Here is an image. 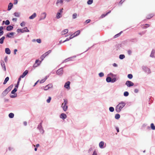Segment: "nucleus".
Masks as SVG:
<instances>
[{"label":"nucleus","mask_w":155,"mask_h":155,"mask_svg":"<svg viewBox=\"0 0 155 155\" xmlns=\"http://www.w3.org/2000/svg\"><path fill=\"white\" fill-rule=\"evenodd\" d=\"M125 105L126 103L123 101H121L115 107V110L116 112L117 113L120 112Z\"/></svg>","instance_id":"f257e3e1"},{"label":"nucleus","mask_w":155,"mask_h":155,"mask_svg":"<svg viewBox=\"0 0 155 155\" xmlns=\"http://www.w3.org/2000/svg\"><path fill=\"white\" fill-rule=\"evenodd\" d=\"M142 69L147 74H150L151 73L150 69L146 66H143L142 67Z\"/></svg>","instance_id":"f03ea898"},{"label":"nucleus","mask_w":155,"mask_h":155,"mask_svg":"<svg viewBox=\"0 0 155 155\" xmlns=\"http://www.w3.org/2000/svg\"><path fill=\"white\" fill-rule=\"evenodd\" d=\"M17 89L16 88H15L11 92V94H13L10 95V97L11 98H15L17 96V94H15V93L17 91Z\"/></svg>","instance_id":"7ed1b4c3"},{"label":"nucleus","mask_w":155,"mask_h":155,"mask_svg":"<svg viewBox=\"0 0 155 155\" xmlns=\"http://www.w3.org/2000/svg\"><path fill=\"white\" fill-rule=\"evenodd\" d=\"M47 16V13L45 12H43L41 14V17L39 19V21H41L45 19Z\"/></svg>","instance_id":"20e7f679"},{"label":"nucleus","mask_w":155,"mask_h":155,"mask_svg":"<svg viewBox=\"0 0 155 155\" xmlns=\"http://www.w3.org/2000/svg\"><path fill=\"white\" fill-rule=\"evenodd\" d=\"M51 50H49L47 52H46L45 53H44V54L42 55L41 57V61L43 60L44 58L47 56L50 53H51Z\"/></svg>","instance_id":"39448f33"},{"label":"nucleus","mask_w":155,"mask_h":155,"mask_svg":"<svg viewBox=\"0 0 155 155\" xmlns=\"http://www.w3.org/2000/svg\"><path fill=\"white\" fill-rule=\"evenodd\" d=\"M17 31L18 32L20 31L21 33H23L24 32H29V31L28 29L26 27L22 29H18Z\"/></svg>","instance_id":"423d86ee"},{"label":"nucleus","mask_w":155,"mask_h":155,"mask_svg":"<svg viewBox=\"0 0 155 155\" xmlns=\"http://www.w3.org/2000/svg\"><path fill=\"white\" fill-rule=\"evenodd\" d=\"M57 74L59 75H61L63 74V70L62 68L59 69L57 71Z\"/></svg>","instance_id":"0eeeda50"},{"label":"nucleus","mask_w":155,"mask_h":155,"mask_svg":"<svg viewBox=\"0 0 155 155\" xmlns=\"http://www.w3.org/2000/svg\"><path fill=\"white\" fill-rule=\"evenodd\" d=\"M125 84L128 87H130L133 86L134 85V84L131 81H128L126 82Z\"/></svg>","instance_id":"6e6552de"},{"label":"nucleus","mask_w":155,"mask_h":155,"mask_svg":"<svg viewBox=\"0 0 155 155\" xmlns=\"http://www.w3.org/2000/svg\"><path fill=\"white\" fill-rule=\"evenodd\" d=\"M38 129H39L41 133L43 134L44 133V131L43 129H42V126L41 123L38 125Z\"/></svg>","instance_id":"1a4fd4ad"},{"label":"nucleus","mask_w":155,"mask_h":155,"mask_svg":"<svg viewBox=\"0 0 155 155\" xmlns=\"http://www.w3.org/2000/svg\"><path fill=\"white\" fill-rule=\"evenodd\" d=\"M70 82L69 81L66 82L64 84V87L66 88L69 89L70 88Z\"/></svg>","instance_id":"9d476101"},{"label":"nucleus","mask_w":155,"mask_h":155,"mask_svg":"<svg viewBox=\"0 0 155 155\" xmlns=\"http://www.w3.org/2000/svg\"><path fill=\"white\" fill-rule=\"evenodd\" d=\"M67 117L66 115L64 113L61 114L60 116V117L63 120H64L66 119L67 118Z\"/></svg>","instance_id":"9b49d317"},{"label":"nucleus","mask_w":155,"mask_h":155,"mask_svg":"<svg viewBox=\"0 0 155 155\" xmlns=\"http://www.w3.org/2000/svg\"><path fill=\"white\" fill-rule=\"evenodd\" d=\"M61 107L64 111H66L68 110V106L67 105H61Z\"/></svg>","instance_id":"f8f14e48"},{"label":"nucleus","mask_w":155,"mask_h":155,"mask_svg":"<svg viewBox=\"0 0 155 155\" xmlns=\"http://www.w3.org/2000/svg\"><path fill=\"white\" fill-rule=\"evenodd\" d=\"M104 142L103 141H101L99 143V147L101 149H103L104 147Z\"/></svg>","instance_id":"ddd939ff"},{"label":"nucleus","mask_w":155,"mask_h":155,"mask_svg":"<svg viewBox=\"0 0 155 155\" xmlns=\"http://www.w3.org/2000/svg\"><path fill=\"white\" fill-rule=\"evenodd\" d=\"M28 73V71L27 70L25 71L21 75V78H24Z\"/></svg>","instance_id":"4468645a"},{"label":"nucleus","mask_w":155,"mask_h":155,"mask_svg":"<svg viewBox=\"0 0 155 155\" xmlns=\"http://www.w3.org/2000/svg\"><path fill=\"white\" fill-rule=\"evenodd\" d=\"M62 16L61 14L59 12H58L56 15V18L57 19H59Z\"/></svg>","instance_id":"2eb2a0df"},{"label":"nucleus","mask_w":155,"mask_h":155,"mask_svg":"<svg viewBox=\"0 0 155 155\" xmlns=\"http://www.w3.org/2000/svg\"><path fill=\"white\" fill-rule=\"evenodd\" d=\"M36 16V14L34 13L31 16L29 17V18L31 19H33Z\"/></svg>","instance_id":"dca6fc26"},{"label":"nucleus","mask_w":155,"mask_h":155,"mask_svg":"<svg viewBox=\"0 0 155 155\" xmlns=\"http://www.w3.org/2000/svg\"><path fill=\"white\" fill-rule=\"evenodd\" d=\"M5 52L7 54H10L11 53V51L8 48H6L5 49Z\"/></svg>","instance_id":"f3484780"},{"label":"nucleus","mask_w":155,"mask_h":155,"mask_svg":"<svg viewBox=\"0 0 155 155\" xmlns=\"http://www.w3.org/2000/svg\"><path fill=\"white\" fill-rule=\"evenodd\" d=\"M12 6H13L12 4L11 3H10L8 5V11L12 9Z\"/></svg>","instance_id":"a211bd4d"},{"label":"nucleus","mask_w":155,"mask_h":155,"mask_svg":"<svg viewBox=\"0 0 155 155\" xmlns=\"http://www.w3.org/2000/svg\"><path fill=\"white\" fill-rule=\"evenodd\" d=\"M154 53H155V51L153 49L151 51V54L150 55V56L151 57L153 58L154 57Z\"/></svg>","instance_id":"6ab92c4d"},{"label":"nucleus","mask_w":155,"mask_h":155,"mask_svg":"<svg viewBox=\"0 0 155 155\" xmlns=\"http://www.w3.org/2000/svg\"><path fill=\"white\" fill-rule=\"evenodd\" d=\"M13 27L11 25L8 26L6 28V29L7 31H10L12 29Z\"/></svg>","instance_id":"aec40b11"},{"label":"nucleus","mask_w":155,"mask_h":155,"mask_svg":"<svg viewBox=\"0 0 155 155\" xmlns=\"http://www.w3.org/2000/svg\"><path fill=\"white\" fill-rule=\"evenodd\" d=\"M1 65H2V67L4 69V71H6V67H5V63H4V62H1Z\"/></svg>","instance_id":"412c9836"},{"label":"nucleus","mask_w":155,"mask_h":155,"mask_svg":"<svg viewBox=\"0 0 155 155\" xmlns=\"http://www.w3.org/2000/svg\"><path fill=\"white\" fill-rule=\"evenodd\" d=\"M64 102L61 104L63 105H67L68 103V101L66 99H64Z\"/></svg>","instance_id":"4be33fe9"},{"label":"nucleus","mask_w":155,"mask_h":155,"mask_svg":"<svg viewBox=\"0 0 155 155\" xmlns=\"http://www.w3.org/2000/svg\"><path fill=\"white\" fill-rule=\"evenodd\" d=\"M106 81L107 82L109 83L110 82H111V78L110 77H108L106 79Z\"/></svg>","instance_id":"5701e85b"},{"label":"nucleus","mask_w":155,"mask_h":155,"mask_svg":"<svg viewBox=\"0 0 155 155\" xmlns=\"http://www.w3.org/2000/svg\"><path fill=\"white\" fill-rule=\"evenodd\" d=\"M68 29H65L61 32L62 35H64L68 32Z\"/></svg>","instance_id":"b1692460"},{"label":"nucleus","mask_w":155,"mask_h":155,"mask_svg":"<svg viewBox=\"0 0 155 155\" xmlns=\"http://www.w3.org/2000/svg\"><path fill=\"white\" fill-rule=\"evenodd\" d=\"M5 37L4 36L2 37L1 38H0V43L2 44L3 43L4 40L5 39Z\"/></svg>","instance_id":"393cba45"},{"label":"nucleus","mask_w":155,"mask_h":155,"mask_svg":"<svg viewBox=\"0 0 155 155\" xmlns=\"http://www.w3.org/2000/svg\"><path fill=\"white\" fill-rule=\"evenodd\" d=\"M14 35V33L13 32H11L9 34H8L6 36L7 37H9V38H11L12 37V36L13 35Z\"/></svg>","instance_id":"a878e982"},{"label":"nucleus","mask_w":155,"mask_h":155,"mask_svg":"<svg viewBox=\"0 0 155 155\" xmlns=\"http://www.w3.org/2000/svg\"><path fill=\"white\" fill-rule=\"evenodd\" d=\"M20 13L18 12H16L14 13V15L16 17H20Z\"/></svg>","instance_id":"bb28decb"},{"label":"nucleus","mask_w":155,"mask_h":155,"mask_svg":"<svg viewBox=\"0 0 155 155\" xmlns=\"http://www.w3.org/2000/svg\"><path fill=\"white\" fill-rule=\"evenodd\" d=\"M3 29V27H0V36L2 35L3 34L4 32L2 30Z\"/></svg>","instance_id":"cd10ccee"},{"label":"nucleus","mask_w":155,"mask_h":155,"mask_svg":"<svg viewBox=\"0 0 155 155\" xmlns=\"http://www.w3.org/2000/svg\"><path fill=\"white\" fill-rule=\"evenodd\" d=\"M9 79V78L8 77H7L5 79V80L4 81V82L3 83V84H5L7 81H8Z\"/></svg>","instance_id":"c85d7f7f"},{"label":"nucleus","mask_w":155,"mask_h":155,"mask_svg":"<svg viewBox=\"0 0 155 155\" xmlns=\"http://www.w3.org/2000/svg\"><path fill=\"white\" fill-rule=\"evenodd\" d=\"M77 14L76 13H74L72 15V18L73 19H75L77 18Z\"/></svg>","instance_id":"c756f323"},{"label":"nucleus","mask_w":155,"mask_h":155,"mask_svg":"<svg viewBox=\"0 0 155 155\" xmlns=\"http://www.w3.org/2000/svg\"><path fill=\"white\" fill-rule=\"evenodd\" d=\"M8 91H7V90H6V89L2 93V94L4 96H5L8 93Z\"/></svg>","instance_id":"7c9ffc66"},{"label":"nucleus","mask_w":155,"mask_h":155,"mask_svg":"<svg viewBox=\"0 0 155 155\" xmlns=\"http://www.w3.org/2000/svg\"><path fill=\"white\" fill-rule=\"evenodd\" d=\"M8 116L10 118H13L14 117V114L13 113H10L8 115Z\"/></svg>","instance_id":"2f4dec72"},{"label":"nucleus","mask_w":155,"mask_h":155,"mask_svg":"<svg viewBox=\"0 0 155 155\" xmlns=\"http://www.w3.org/2000/svg\"><path fill=\"white\" fill-rule=\"evenodd\" d=\"M120 116L119 114H117L115 115V118L116 119H118L120 118Z\"/></svg>","instance_id":"473e14b6"},{"label":"nucleus","mask_w":155,"mask_h":155,"mask_svg":"<svg viewBox=\"0 0 155 155\" xmlns=\"http://www.w3.org/2000/svg\"><path fill=\"white\" fill-rule=\"evenodd\" d=\"M13 87V86L10 85L6 89V90H7L8 92L11 90L12 87Z\"/></svg>","instance_id":"72a5a7b5"},{"label":"nucleus","mask_w":155,"mask_h":155,"mask_svg":"<svg viewBox=\"0 0 155 155\" xmlns=\"http://www.w3.org/2000/svg\"><path fill=\"white\" fill-rule=\"evenodd\" d=\"M93 2V0H88L87 2V4L88 5H90Z\"/></svg>","instance_id":"f704fd0d"},{"label":"nucleus","mask_w":155,"mask_h":155,"mask_svg":"<svg viewBox=\"0 0 155 155\" xmlns=\"http://www.w3.org/2000/svg\"><path fill=\"white\" fill-rule=\"evenodd\" d=\"M125 57V56L124 54H120L119 55V58L120 59H122L124 58Z\"/></svg>","instance_id":"c9c22d12"},{"label":"nucleus","mask_w":155,"mask_h":155,"mask_svg":"<svg viewBox=\"0 0 155 155\" xmlns=\"http://www.w3.org/2000/svg\"><path fill=\"white\" fill-rule=\"evenodd\" d=\"M150 127L152 130H155V127L153 123H152L151 124Z\"/></svg>","instance_id":"e433bc0d"},{"label":"nucleus","mask_w":155,"mask_h":155,"mask_svg":"<svg viewBox=\"0 0 155 155\" xmlns=\"http://www.w3.org/2000/svg\"><path fill=\"white\" fill-rule=\"evenodd\" d=\"M80 33V31L79 30L77 31L76 32H75L74 34L75 36H77L79 35Z\"/></svg>","instance_id":"4c0bfd02"},{"label":"nucleus","mask_w":155,"mask_h":155,"mask_svg":"<svg viewBox=\"0 0 155 155\" xmlns=\"http://www.w3.org/2000/svg\"><path fill=\"white\" fill-rule=\"evenodd\" d=\"M47 79V78L46 77L45 78L41 80L40 81V83H44L46 81V80Z\"/></svg>","instance_id":"58836bf2"},{"label":"nucleus","mask_w":155,"mask_h":155,"mask_svg":"<svg viewBox=\"0 0 155 155\" xmlns=\"http://www.w3.org/2000/svg\"><path fill=\"white\" fill-rule=\"evenodd\" d=\"M41 62V61H40V63H39L38 64H36L35 63V64H34L33 66V67L36 68V67H37L38 66V65H39L40 64Z\"/></svg>","instance_id":"ea45409f"},{"label":"nucleus","mask_w":155,"mask_h":155,"mask_svg":"<svg viewBox=\"0 0 155 155\" xmlns=\"http://www.w3.org/2000/svg\"><path fill=\"white\" fill-rule=\"evenodd\" d=\"M122 31H121L120 33L115 35L114 36V38H116L119 36H120V35L122 33Z\"/></svg>","instance_id":"a19ab883"},{"label":"nucleus","mask_w":155,"mask_h":155,"mask_svg":"<svg viewBox=\"0 0 155 155\" xmlns=\"http://www.w3.org/2000/svg\"><path fill=\"white\" fill-rule=\"evenodd\" d=\"M109 110L110 112H113L114 110V108L113 107H109Z\"/></svg>","instance_id":"79ce46f5"},{"label":"nucleus","mask_w":155,"mask_h":155,"mask_svg":"<svg viewBox=\"0 0 155 155\" xmlns=\"http://www.w3.org/2000/svg\"><path fill=\"white\" fill-rule=\"evenodd\" d=\"M129 94V93L127 91H125L124 92V95L125 97H127L128 96Z\"/></svg>","instance_id":"37998d69"},{"label":"nucleus","mask_w":155,"mask_h":155,"mask_svg":"<svg viewBox=\"0 0 155 155\" xmlns=\"http://www.w3.org/2000/svg\"><path fill=\"white\" fill-rule=\"evenodd\" d=\"M153 14H150L149 15H148L147 17V18L148 19H149L153 17Z\"/></svg>","instance_id":"c03bdc74"},{"label":"nucleus","mask_w":155,"mask_h":155,"mask_svg":"<svg viewBox=\"0 0 155 155\" xmlns=\"http://www.w3.org/2000/svg\"><path fill=\"white\" fill-rule=\"evenodd\" d=\"M63 2V0H58L56 2V4H58L59 3H62Z\"/></svg>","instance_id":"a18cd8bd"},{"label":"nucleus","mask_w":155,"mask_h":155,"mask_svg":"<svg viewBox=\"0 0 155 155\" xmlns=\"http://www.w3.org/2000/svg\"><path fill=\"white\" fill-rule=\"evenodd\" d=\"M98 75L100 77H102L104 75V74L103 72H101L99 73Z\"/></svg>","instance_id":"49530a36"},{"label":"nucleus","mask_w":155,"mask_h":155,"mask_svg":"<svg viewBox=\"0 0 155 155\" xmlns=\"http://www.w3.org/2000/svg\"><path fill=\"white\" fill-rule=\"evenodd\" d=\"M47 85L49 89L52 88L53 87V85L51 84H49Z\"/></svg>","instance_id":"de8ad7c7"},{"label":"nucleus","mask_w":155,"mask_h":155,"mask_svg":"<svg viewBox=\"0 0 155 155\" xmlns=\"http://www.w3.org/2000/svg\"><path fill=\"white\" fill-rule=\"evenodd\" d=\"M51 98L50 97H49L48 99L46 101L48 103H49L50 102Z\"/></svg>","instance_id":"09e8293b"},{"label":"nucleus","mask_w":155,"mask_h":155,"mask_svg":"<svg viewBox=\"0 0 155 155\" xmlns=\"http://www.w3.org/2000/svg\"><path fill=\"white\" fill-rule=\"evenodd\" d=\"M72 58H67L66 59H65L64 62H66L68 61H70L71 60V59Z\"/></svg>","instance_id":"8fccbe9b"},{"label":"nucleus","mask_w":155,"mask_h":155,"mask_svg":"<svg viewBox=\"0 0 155 155\" xmlns=\"http://www.w3.org/2000/svg\"><path fill=\"white\" fill-rule=\"evenodd\" d=\"M25 23L24 21H22V22L20 24V25L21 27H23L25 26Z\"/></svg>","instance_id":"3c124183"},{"label":"nucleus","mask_w":155,"mask_h":155,"mask_svg":"<svg viewBox=\"0 0 155 155\" xmlns=\"http://www.w3.org/2000/svg\"><path fill=\"white\" fill-rule=\"evenodd\" d=\"M127 77L129 79H131L133 78V75L132 74H128L127 75Z\"/></svg>","instance_id":"603ef678"},{"label":"nucleus","mask_w":155,"mask_h":155,"mask_svg":"<svg viewBox=\"0 0 155 155\" xmlns=\"http://www.w3.org/2000/svg\"><path fill=\"white\" fill-rule=\"evenodd\" d=\"M75 36H76L74 34H73L71 35L70 36V37H69L70 39H71L72 38H74Z\"/></svg>","instance_id":"864d4df0"},{"label":"nucleus","mask_w":155,"mask_h":155,"mask_svg":"<svg viewBox=\"0 0 155 155\" xmlns=\"http://www.w3.org/2000/svg\"><path fill=\"white\" fill-rule=\"evenodd\" d=\"M6 25H8L10 24V22L8 20H7L5 22Z\"/></svg>","instance_id":"5fc2aeb1"},{"label":"nucleus","mask_w":155,"mask_h":155,"mask_svg":"<svg viewBox=\"0 0 155 155\" xmlns=\"http://www.w3.org/2000/svg\"><path fill=\"white\" fill-rule=\"evenodd\" d=\"M127 53L128 55H130L132 54V51L130 50H129L127 51Z\"/></svg>","instance_id":"6e6d98bb"},{"label":"nucleus","mask_w":155,"mask_h":155,"mask_svg":"<svg viewBox=\"0 0 155 155\" xmlns=\"http://www.w3.org/2000/svg\"><path fill=\"white\" fill-rule=\"evenodd\" d=\"M49 88H48V85L46 86L44 88V90L45 91H47L48 90Z\"/></svg>","instance_id":"4d7b16f0"},{"label":"nucleus","mask_w":155,"mask_h":155,"mask_svg":"<svg viewBox=\"0 0 155 155\" xmlns=\"http://www.w3.org/2000/svg\"><path fill=\"white\" fill-rule=\"evenodd\" d=\"M116 81V78H114L112 79H111V82L112 83H114Z\"/></svg>","instance_id":"13d9d810"},{"label":"nucleus","mask_w":155,"mask_h":155,"mask_svg":"<svg viewBox=\"0 0 155 155\" xmlns=\"http://www.w3.org/2000/svg\"><path fill=\"white\" fill-rule=\"evenodd\" d=\"M36 41L37 42L39 43H40L41 42V40L40 39H37L36 40Z\"/></svg>","instance_id":"bf43d9fd"},{"label":"nucleus","mask_w":155,"mask_h":155,"mask_svg":"<svg viewBox=\"0 0 155 155\" xmlns=\"http://www.w3.org/2000/svg\"><path fill=\"white\" fill-rule=\"evenodd\" d=\"M63 8H62L58 11V12H60V13L61 14L63 12Z\"/></svg>","instance_id":"052dcab7"},{"label":"nucleus","mask_w":155,"mask_h":155,"mask_svg":"<svg viewBox=\"0 0 155 155\" xmlns=\"http://www.w3.org/2000/svg\"><path fill=\"white\" fill-rule=\"evenodd\" d=\"M8 149L9 150L11 151V150H13V149H14V148H13V147H9L8 148Z\"/></svg>","instance_id":"680f3d73"},{"label":"nucleus","mask_w":155,"mask_h":155,"mask_svg":"<svg viewBox=\"0 0 155 155\" xmlns=\"http://www.w3.org/2000/svg\"><path fill=\"white\" fill-rule=\"evenodd\" d=\"M18 3V1L17 0H14V4L15 5H16Z\"/></svg>","instance_id":"e2e57ef3"},{"label":"nucleus","mask_w":155,"mask_h":155,"mask_svg":"<svg viewBox=\"0 0 155 155\" xmlns=\"http://www.w3.org/2000/svg\"><path fill=\"white\" fill-rule=\"evenodd\" d=\"M125 0H121L120 2H119V4H120L121 5L125 1Z\"/></svg>","instance_id":"0e129e2a"},{"label":"nucleus","mask_w":155,"mask_h":155,"mask_svg":"<svg viewBox=\"0 0 155 155\" xmlns=\"http://www.w3.org/2000/svg\"><path fill=\"white\" fill-rule=\"evenodd\" d=\"M106 15H107L106 14H102L101 15V17L102 18H103L104 17H105Z\"/></svg>","instance_id":"69168bd1"},{"label":"nucleus","mask_w":155,"mask_h":155,"mask_svg":"<svg viewBox=\"0 0 155 155\" xmlns=\"http://www.w3.org/2000/svg\"><path fill=\"white\" fill-rule=\"evenodd\" d=\"M92 155H97V154L96 152L94 151Z\"/></svg>","instance_id":"338daca9"},{"label":"nucleus","mask_w":155,"mask_h":155,"mask_svg":"<svg viewBox=\"0 0 155 155\" xmlns=\"http://www.w3.org/2000/svg\"><path fill=\"white\" fill-rule=\"evenodd\" d=\"M91 21V20L90 19H88L86 20V22L87 23H89Z\"/></svg>","instance_id":"774afa93"}]
</instances>
